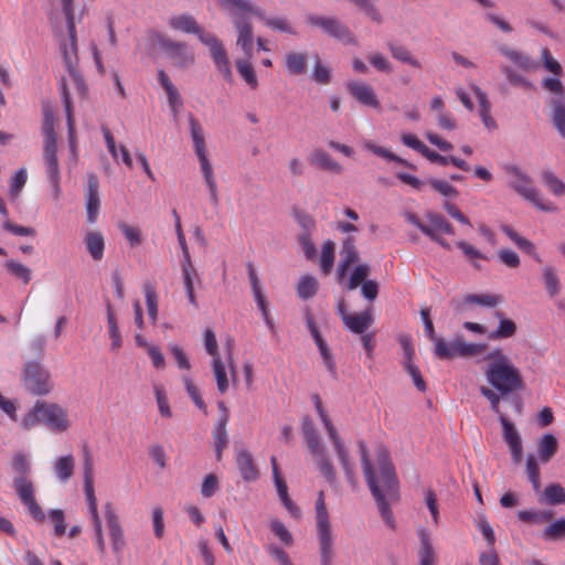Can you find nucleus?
<instances>
[{
    "label": "nucleus",
    "mask_w": 565,
    "mask_h": 565,
    "mask_svg": "<svg viewBox=\"0 0 565 565\" xmlns=\"http://www.w3.org/2000/svg\"><path fill=\"white\" fill-rule=\"evenodd\" d=\"M220 7L230 14L252 13L259 18L266 26L289 34H295V30L286 18H267L265 12L255 7L249 0H218Z\"/></svg>",
    "instance_id": "nucleus-9"
},
{
    "label": "nucleus",
    "mask_w": 565,
    "mask_h": 565,
    "mask_svg": "<svg viewBox=\"0 0 565 565\" xmlns=\"http://www.w3.org/2000/svg\"><path fill=\"white\" fill-rule=\"evenodd\" d=\"M49 518L54 524V533L62 537L66 532L65 515L61 509H54L49 512Z\"/></svg>",
    "instance_id": "nucleus-61"
},
{
    "label": "nucleus",
    "mask_w": 565,
    "mask_h": 565,
    "mask_svg": "<svg viewBox=\"0 0 565 565\" xmlns=\"http://www.w3.org/2000/svg\"><path fill=\"white\" fill-rule=\"evenodd\" d=\"M543 183L555 195H565V183L558 179L553 172L546 171L542 177Z\"/></svg>",
    "instance_id": "nucleus-54"
},
{
    "label": "nucleus",
    "mask_w": 565,
    "mask_h": 565,
    "mask_svg": "<svg viewBox=\"0 0 565 565\" xmlns=\"http://www.w3.org/2000/svg\"><path fill=\"white\" fill-rule=\"evenodd\" d=\"M550 106L552 108V121L559 135L565 138V102L552 99Z\"/></svg>",
    "instance_id": "nucleus-40"
},
{
    "label": "nucleus",
    "mask_w": 565,
    "mask_h": 565,
    "mask_svg": "<svg viewBox=\"0 0 565 565\" xmlns=\"http://www.w3.org/2000/svg\"><path fill=\"white\" fill-rule=\"evenodd\" d=\"M190 131L193 140L194 151L199 159L204 181L209 188L211 201L214 204L218 202L217 184L214 178L212 164L209 161L204 131L199 120L193 116H189Z\"/></svg>",
    "instance_id": "nucleus-8"
},
{
    "label": "nucleus",
    "mask_w": 565,
    "mask_h": 565,
    "mask_svg": "<svg viewBox=\"0 0 565 565\" xmlns=\"http://www.w3.org/2000/svg\"><path fill=\"white\" fill-rule=\"evenodd\" d=\"M427 218L429 224L427 228L430 231V234H426L428 237H433L440 234L454 235L455 230L454 226L440 214L428 213Z\"/></svg>",
    "instance_id": "nucleus-29"
},
{
    "label": "nucleus",
    "mask_w": 565,
    "mask_h": 565,
    "mask_svg": "<svg viewBox=\"0 0 565 565\" xmlns=\"http://www.w3.org/2000/svg\"><path fill=\"white\" fill-rule=\"evenodd\" d=\"M23 385L33 395H47L53 388L51 373L40 362H28L23 372Z\"/></svg>",
    "instance_id": "nucleus-13"
},
{
    "label": "nucleus",
    "mask_w": 565,
    "mask_h": 565,
    "mask_svg": "<svg viewBox=\"0 0 565 565\" xmlns=\"http://www.w3.org/2000/svg\"><path fill=\"white\" fill-rule=\"evenodd\" d=\"M327 33L345 44L354 43V36L351 31L333 18L331 19V23L329 24Z\"/></svg>",
    "instance_id": "nucleus-46"
},
{
    "label": "nucleus",
    "mask_w": 565,
    "mask_h": 565,
    "mask_svg": "<svg viewBox=\"0 0 565 565\" xmlns=\"http://www.w3.org/2000/svg\"><path fill=\"white\" fill-rule=\"evenodd\" d=\"M212 370L216 381L217 391L220 394H224L228 390V379L226 374L225 363L222 359L212 360Z\"/></svg>",
    "instance_id": "nucleus-44"
},
{
    "label": "nucleus",
    "mask_w": 565,
    "mask_h": 565,
    "mask_svg": "<svg viewBox=\"0 0 565 565\" xmlns=\"http://www.w3.org/2000/svg\"><path fill=\"white\" fill-rule=\"evenodd\" d=\"M359 447L362 457V468L367 486L377 503L384 522L394 529L395 520L387 499H392L396 495L397 479L388 451L386 449H379L377 451L376 460L381 473L380 478H377L369 459L364 441H360Z\"/></svg>",
    "instance_id": "nucleus-1"
},
{
    "label": "nucleus",
    "mask_w": 565,
    "mask_h": 565,
    "mask_svg": "<svg viewBox=\"0 0 565 565\" xmlns=\"http://www.w3.org/2000/svg\"><path fill=\"white\" fill-rule=\"evenodd\" d=\"M12 469L17 473L13 487L19 499L36 522H43L45 513L36 502L33 482L28 478L31 467L26 456L20 452L15 454L12 459Z\"/></svg>",
    "instance_id": "nucleus-5"
},
{
    "label": "nucleus",
    "mask_w": 565,
    "mask_h": 565,
    "mask_svg": "<svg viewBox=\"0 0 565 565\" xmlns=\"http://www.w3.org/2000/svg\"><path fill=\"white\" fill-rule=\"evenodd\" d=\"M340 263L338 265V276L341 280L348 273L349 268L358 263L360 254L353 236H348L342 241L340 249Z\"/></svg>",
    "instance_id": "nucleus-19"
},
{
    "label": "nucleus",
    "mask_w": 565,
    "mask_h": 565,
    "mask_svg": "<svg viewBox=\"0 0 565 565\" xmlns=\"http://www.w3.org/2000/svg\"><path fill=\"white\" fill-rule=\"evenodd\" d=\"M419 547V565H435L436 554L430 541V534L427 529L422 527L417 531Z\"/></svg>",
    "instance_id": "nucleus-26"
},
{
    "label": "nucleus",
    "mask_w": 565,
    "mask_h": 565,
    "mask_svg": "<svg viewBox=\"0 0 565 565\" xmlns=\"http://www.w3.org/2000/svg\"><path fill=\"white\" fill-rule=\"evenodd\" d=\"M227 424L216 423L212 431L214 440L215 457L217 461L222 460L223 450L228 446Z\"/></svg>",
    "instance_id": "nucleus-37"
},
{
    "label": "nucleus",
    "mask_w": 565,
    "mask_h": 565,
    "mask_svg": "<svg viewBox=\"0 0 565 565\" xmlns=\"http://www.w3.org/2000/svg\"><path fill=\"white\" fill-rule=\"evenodd\" d=\"M75 458L73 455L61 456L53 463V471L60 482L66 483L74 475Z\"/></svg>",
    "instance_id": "nucleus-27"
},
{
    "label": "nucleus",
    "mask_w": 565,
    "mask_h": 565,
    "mask_svg": "<svg viewBox=\"0 0 565 565\" xmlns=\"http://www.w3.org/2000/svg\"><path fill=\"white\" fill-rule=\"evenodd\" d=\"M435 343V354L441 359H452L454 358V351H455V341L452 342H446L443 338L435 337V339L431 340Z\"/></svg>",
    "instance_id": "nucleus-56"
},
{
    "label": "nucleus",
    "mask_w": 565,
    "mask_h": 565,
    "mask_svg": "<svg viewBox=\"0 0 565 565\" xmlns=\"http://www.w3.org/2000/svg\"><path fill=\"white\" fill-rule=\"evenodd\" d=\"M335 244L331 239H327L322 245L320 255V269L323 275H329L334 264Z\"/></svg>",
    "instance_id": "nucleus-39"
},
{
    "label": "nucleus",
    "mask_w": 565,
    "mask_h": 565,
    "mask_svg": "<svg viewBox=\"0 0 565 565\" xmlns=\"http://www.w3.org/2000/svg\"><path fill=\"white\" fill-rule=\"evenodd\" d=\"M160 45L177 66L184 68L194 63V54L189 50L186 43L163 39Z\"/></svg>",
    "instance_id": "nucleus-16"
},
{
    "label": "nucleus",
    "mask_w": 565,
    "mask_h": 565,
    "mask_svg": "<svg viewBox=\"0 0 565 565\" xmlns=\"http://www.w3.org/2000/svg\"><path fill=\"white\" fill-rule=\"evenodd\" d=\"M502 231L519 248H521L531 256L535 255L536 248L531 241L522 237L508 225L502 226Z\"/></svg>",
    "instance_id": "nucleus-47"
},
{
    "label": "nucleus",
    "mask_w": 565,
    "mask_h": 565,
    "mask_svg": "<svg viewBox=\"0 0 565 565\" xmlns=\"http://www.w3.org/2000/svg\"><path fill=\"white\" fill-rule=\"evenodd\" d=\"M154 394L160 415L166 418L172 416L166 391L162 385H154Z\"/></svg>",
    "instance_id": "nucleus-59"
},
{
    "label": "nucleus",
    "mask_w": 565,
    "mask_h": 565,
    "mask_svg": "<svg viewBox=\"0 0 565 565\" xmlns=\"http://www.w3.org/2000/svg\"><path fill=\"white\" fill-rule=\"evenodd\" d=\"M94 463L90 451L87 447L84 448V462H83V475H84V491L88 504V512L93 522L95 532V545L100 555L106 552V544L103 533L102 519L97 509V500L94 490L93 479Z\"/></svg>",
    "instance_id": "nucleus-7"
},
{
    "label": "nucleus",
    "mask_w": 565,
    "mask_h": 565,
    "mask_svg": "<svg viewBox=\"0 0 565 565\" xmlns=\"http://www.w3.org/2000/svg\"><path fill=\"white\" fill-rule=\"evenodd\" d=\"M313 399H315V406L318 412V415H319L324 428L327 429L328 435L334 446V450L340 459V462L345 472L347 479L350 483L353 484L354 483V475H353L352 465L349 460V454H348L335 427L333 426L331 419L329 418L327 412L324 411L319 395H315Z\"/></svg>",
    "instance_id": "nucleus-12"
},
{
    "label": "nucleus",
    "mask_w": 565,
    "mask_h": 565,
    "mask_svg": "<svg viewBox=\"0 0 565 565\" xmlns=\"http://www.w3.org/2000/svg\"><path fill=\"white\" fill-rule=\"evenodd\" d=\"M541 57L543 61V66L546 71L553 73L556 76L562 75L563 70L561 64L553 57L551 51L547 47L542 49Z\"/></svg>",
    "instance_id": "nucleus-62"
},
{
    "label": "nucleus",
    "mask_w": 565,
    "mask_h": 565,
    "mask_svg": "<svg viewBox=\"0 0 565 565\" xmlns=\"http://www.w3.org/2000/svg\"><path fill=\"white\" fill-rule=\"evenodd\" d=\"M63 12L66 18L67 29H68V43L63 44L62 53L64 57L65 65L73 77L74 82L78 87L83 86V78L77 72V41H76V32H75V14L73 8V0H62Z\"/></svg>",
    "instance_id": "nucleus-10"
},
{
    "label": "nucleus",
    "mask_w": 565,
    "mask_h": 565,
    "mask_svg": "<svg viewBox=\"0 0 565 565\" xmlns=\"http://www.w3.org/2000/svg\"><path fill=\"white\" fill-rule=\"evenodd\" d=\"M542 87L545 90L556 95L555 99L564 100L565 90H564V86H563L562 82L558 78H556V77L544 78L542 81Z\"/></svg>",
    "instance_id": "nucleus-64"
},
{
    "label": "nucleus",
    "mask_w": 565,
    "mask_h": 565,
    "mask_svg": "<svg viewBox=\"0 0 565 565\" xmlns=\"http://www.w3.org/2000/svg\"><path fill=\"white\" fill-rule=\"evenodd\" d=\"M543 537L548 541H561L565 539V518L556 520L545 527Z\"/></svg>",
    "instance_id": "nucleus-50"
},
{
    "label": "nucleus",
    "mask_w": 565,
    "mask_h": 565,
    "mask_svg": "<svg viewBox=\"0 0 565 565\" xmlns=\"http://www.w3.org/2000/svg\"><path fill=\"white\" fill-rule=\"evenodd\" d=\"M508 173L512 177L510 186L522 195L525 200L533 203L536 207L542 211H553L554 207L550 203H545L540 193L534 188L532 180L525 175L519 168L509 167Z\"/></svg>",
    "instance_id": "nucleus-14"
},
{
    "label": "nucleus",
    "mask_w": 565,
    "mask_h": 565,
    "mask_svg": "<svg viewBox=\"0 0 565 565\" xmlns=\"http://www.w3.org/2000/svg\"><path fill=\"white\" fill-rule=\"evenodd\" d=\"M236 68L241 77L249 86L250 89H256L258 86V79L255 73L253 64L248 60H237Z\"/></svg>",
    "instance_id": "nucleus-43"
},
{
    "label": "nucleus",
    "mask_w": 565,
    "mask_h": 565,
    "mask_svg": "<svg viewBox=\"0 0 565 565\" xmlns=\"http://www.w3.org/2000/svg\"><path fill=\"white\" fill-rule=\"evenodd\" d=\"M169 26L174 31L195 34L199 40L210 49L212 60L217 71L227 82H232L233 73L222 42L213 33L205 32L198 24L193 15L186 13L173 15L169 19Z\"/></svg>",
    "instance_id": "nucleus-3"
},
{
    "label": "nucleus",
    "mask_w": 565,
    "mask_h": 565,
    "mask_svg": "<svg viewBox=\"0 0 565 565\" xmlns=\"http://www.w3.org/2000/svg\"><path fill=\"white\" fill-rule=\"evenodd\" d=\"M500 423L503 429V438L508 444L512 458L519 462L522 458V441L514 425L503 415L500 416Z\"/></svg>",
    "instance_id": "nucleus-22"
},
{
    "label": "nucleus",
    "mask_w": 565,
    "mask_h": 565,
    "mask_svg": "<svg viewBox=\"0 0 565 565\" xmlns=\"http://www.w3.org/2000/svg\"><path fill=\"white\" fill-rule=\"evenodd\" d=\"M318 290V280L311 275H305L300 278L297 292L301 299L312 298Z\"/></svg>",
    "instance_id": "nucleus-45"
},
{
    "label": "nucleus",
    "mask_w": 565,
    "mask_h": 565,
    "mask_svg": "<svg viewBox=\"0 0 565 565\" xmlns=\"http://www.w3.org/2000/svg\"><path fill=\"white\" fill-rule=\"evenodd\" d=\"M60 93L62 96V100L65 108L66 121H67V135H68V143L73 158H77V140L75 134V119L73 113V104L71 100V95L65 84V81H62L60 84Z\"/></svg>",
    "instance_id": "nucleus-18"
},
{
    "label": "nucleus",
    "mask_w": 565,
    "mask_h": 565,
    "mask_svg": "<svg viewBox=\"0 0 565 565\" xmlns=\"http://www.w3.org/2000/svg\"><path fill=\"white\" fill-rule=\"evenodd\" d=\"M499 52L524 71L529 72L536 68L535 62L521 51L513 50L503 45L499 47Z\"/></svg>",
    "instance_id": "nucleus-31"
},
{
    "label": "nucleus",
    "mask_w": 565,
    "mask_h": 565,
    "mask_svg": "<svg viewBox=\"0 0 565 565\" xmlns=\"http://www.w3.org/2000/svg\"><path fill=\"white\" fill-rule=\"evenodd\" d=\"M541 501L551 504H564L565 503V490L559 483L548 484L541 498Z\"/></svg>",
    "instance_id": "nucleus-41"
},
{
    "label": "nucleus",
    "mask_w": 565,
    "mask_h": 565,
    "mask_svg": "<svg viewBox=\"0 0 565 565\" xmlns=\"http://www.w3.org/2000/svg\"><path fill=\"white\" fill-rule=\"evenodd\" d=\"M371 268L367 264H359L352 271L347 287L349 290L356 289L362 282L367 280V276L370 275Z\"/></svg>",
    "instance_id": "nucleus-49"
},
{
    "label": "nucleus",
    "mask_w": 565,
    "mask_h": 565,
    "mask_svg": "<svg viewBox=\"0 0 565 565\" xmlns=\"http://www.w3.org/2000/svg\"><path fill=\"white\" fill-rule=\"evenodd\" d=\"M309 161L312 166L322 170L331 171L334 173H340L342 171V166L322 149H316L312 151L309 157Z\"/></svg>",
    "instance_id": "nucleus-28"
},
{
    "label": "nucleus",
    "mask_w": 565,
    "mask_h": 565,
    "mask_svg": "<svg viewBox=\"0 0 565 565\" xmlns=\"http://www.w3.org/2000/svg\"><path fill=\"white\" fill-rule=\"evenodd\" d=\"M143 292L146 297V305L148 309V316L152 323L157 322L158 319V297L152 285L146 284L143 286Z\"/></svg>",
    "instance_id": "nucleus-48"
},
{
    "label": "nucleus",
    "mask_w": 565,
    "mask_h": 565,
    "mask_svg": "<svg viewBox=\"0 0 565 565\" xmlns=\"http://www.w3.org/2000/svg\"><path fill=\"white\" fill-rule=\"evenodd\" d=\"M286 67L290 74L300 75L307 68V55L305 53L290 52L286 55Z\"/></svg>",
    "instance_id": "nucleus-42"
},
{
    "label": "nucleus",
    "mask_w": 565,
    "mask_h": 565,
    "mask_svg": "<svg viewBox=\"0 0 565 565\" xmlns=\"http://www.w3.org/2000/svg\"><path fill=\"white\" fill-rule=\"evenodd\" d=\"M302 434L311 455H319L324 447L320 443V438L310 419L306 418L302 423Z\"/></svg>",
    "instance_id": "nucleus-32"
},
{
    "label": "nucleus",
    "mask_w": 565,
    "mask_h": 565,
    "mask_svg": "<svg viewBox=\"0 0 565 565\" xmlns=\"http://www.w3.org/2000/svg\"><path fill=\"white\" fill-rule=\"evenodd\" d=\"M99 182L96 175L88 177L87 194H86V212L88 223H95L99 213Z\"/></svg>",
    "instance_id": "nucleus-23"
},
{
    "label": "nucleus",
    "mask_w": 565,
    "mask_h": 565,
    "mask_svg": "<svg viewBox=\"0 0 565 565\" xmlns=\"http://www.w3.org/2000/svg\"><path fill=\"white\" fill-rule=\"evenodd\" d=\"M388 49L394 58L407 63L414 67H420V63L418 62V60L414 58L406 47L402 45L390 44Z\"/></svg>",
    "instance_id": "nucleus-55"
},
{
    "label": "nucleus",
    "mask_w": 565,
    "mask_h": 565,
    "mask_svg": "<svg viewBox=\"0 0 565 565\" xmlns=\"http://www.w3.org/2000/svg\"><path fill=\"white\" fill-rule=\"evenodd\" d=\"M316 521L321 564L330 565L333 556V539L323 491L319 492L316 501Z\"/></svg>",
    "instance_id": "nucleus-11"
},
{
    "label": "nucleus",
    "mask_w": 565,
    "mask_h": 565,
    "mask_svg": "<svg viewBox=\"0 0 565 565\" xmlns=\"http://www.w3.org/2000/svg\"><path fill=\"white\" fill-rule=\"evenodd\" d=\"M85 244L88 253L95 260H100L104 256V237L99 232H88L85 236Z\"/></svg>",
    "instance_id": "nucleus-36"
},
{
    "label": "nucleus",
    "mask_w": 565,
    "mask_h": 565,
    "mask_svg": "<svg viewBox=\"0 0 565 565\" xmlns=\"http://www.w3.org/2000/svg\"><path fill=\"white\" fill-rule=\"evenodd\" d=\"M298 243L308 260H315L317 257V249L309 233H300L298 235Z\"/></svg>",
    "instance_id": "nucleus-63"
},
{
    "label": "nucleus",
    "mask_w": 565,
    "mask_h": 565,
    "mask_svg": "<svg viewBox=\"0 0 565 565\" xmlns=\"http://www.w3.org/2000/svg\"><path fill=\"white\" fill-rule=\"evenodd\" d=\"M518 516L523 522L541 523L551 520L553 514L545 511L521 510L518 512Z\"/></svg>",
    "instance_id": "nucleus-57"
},
{
    "label": "nucleus",
    "mask_w": 565,
    "mask_h": 565,
    "mask_svg": "<svg viewBox=\"0 0 565 565\" xmlns=\"http://www.w3.org/2000/svg\"><path fill=\"white\" fill-rule=\"evenodd\" d=\"M487 349V344L467 342L463 339L457 338L455 340V356L472 358L481 354Z\"/></svg>",
    "instance_id": "nucleus-33"
},
{
    "label": "nucleus",
    "mask_w": 565,
    "mask_h": 565,
    "mask_svg": "<svg viewBox=\"0 0 565 565\" xmlns=\"http://www.w3.org/2000/svg\"><path fill=\"white\" fill-rule=\"evenodd\" d=\"M235 28L238 31L237 45H239L246 55L250 56L253 50V29L249 21L252 13L232 14Z\"/></svg>",
    "instance_id": "nucleus-17"
},
{
    "label": "nucleus",
    "mask_w": 565,
    "mask_h": 565,
    "mask_svg": "<svg viewBox=\"0 0 565 565\" xmlns=\"http://www.w3.org/2000/svg\"><path fill=\"white\" fill-rule=\"evenodd\" d=\"M43 160L47 178L55 195L61 192V171L57 160V138L55 132L54 111L50 103L42 104Z\"/></svg>",
    "instance_id": "nucleus-4"
},
{
    "label": "nucleus",
    "mask_w": 565,
    "mask_h": 565,
    "mask_svg": "<svg viewBox=\"0 0 565 565\" xmlns=\"http://www.w3.org/2000/svg\"><path fill=\"white\" fill-rule=\"evenodd\" d=\"M351 96L364 106L380 108V102L373 87L364 82H350L347 85Z\"/></svg>",
    "instance_id": "nucleus-20"
},
{
    "label": "nucleus",
    "mask_w": 565,
    "mask_h": 565,
    "mask_svg": "<svg viewBox=\"0 0 565 565\" xmlns=\"http://www.w3.org/2000/svg\"><path fill=\"white\" fill-rule=\"evenodd\" d=\"M45 424L56 433L66 431L70 426L68 415L65 408L55 403L38 401L33 408L23 417L22 426L31 429L38 424Z\"/></svg>",
    "instance_id": "nucleus-6"
},
{
    "label": "nucleus",
    "mask_w": 565,
    "mask_h": 565,
    "mask_svg": "<svg viewBox=\"0 0 565 565\" xmlns=\"http://www.w3.org/2000/svg\"><path fill=\"white\" fill-rule=\"evenodd\" d=\"M183 382L185 385L186 393L192 398L193 403L203 411L204 414H207L206 405L198 390V387L194 385L192 380L190 377H183Z\"/></svg>",
    "instance_id": "nucleus-60"
},
{
    "label": "nucleus",
    "mask_w": 565,
    "mask_h": 565,
    "mask_svg": "<svg viewBox=\"0 0 565 565\" xmlns=\"http://www.w3.org/2000/svg\"><path fill=\"white\" fill-rule=\"evenodd\" d=\"M558 443L554 435L545 434L537 444L539 458L543 463H547L557 452Z\"/></svg>",
    "instance_id": "nucleus-30"
},
{
    "label": "nucleus",
    "mask_w": 565,
    "mask_h": 565,
    "mask_svg": "<svg viewBox=\"0 0 565 565\" xmlns=\"http://www.w3.org/2000/svg\"><path fill=\"white\" fill-rule=\"evenodd\" d=\"M305 319H306L307 328H308L311 337L313 338V340L319 349V352L326 351V349H328L329 347H328L327 342L324 341V339L322 338V335L320 334V331L315 322L313 316L309 310L306 311Z\"/></svg>",
    "instance_id": "nucleus-53"
},
{
    "label": "nucleus",
    "mask_w": 565,
    "mask_h": 565,
    "mask_svg": "<svg viewBox=\"0 0 565 565\" xmlns=\"http://www.w3.org/2000/svg\"><path fill=\"white\" fill-rule=\"evenodd\" d=\"M321 473L326 477L329 482L334 480V469L331 461L326 456V451L322 450L319 455H312Z\"/></svg>",
    "instance_id": "nucleus-58"
},
{
    "label": "nucleus",
    "mask_w": 565,
    "mask_h": 565,
    "mask_svg": "<svg viewBox=\"0 0 565 565\" xmlns=\"http://www.w3.org/2000/svg\"><path fill=\"white\" fill-rule=\"evenodd\" d=\"M305 319H306L307 328H308L311 337L313 338V340L319 349V352L326 351V349H328L329 347H328L327 342L324 341V339L322 338V335L320 334V331L315 322L313 316L309 310L306 311Z\"/></svg>",
    "instance_id": "nucleus-52"
},
{
    "label": "nucleus",
    "mask_w": 565,
    "mask_h": 565,
    "mask_svg": "<svg viewBox=\"0 0 565 565\" xmlns=\"http://www.w3.org/2000/svg\"><path fill=\"white\" fill-rule=\"evenodd\" d=\"M484 370L489 384L502 395L522 390L524 386L522 374L503 349L494 348L484 356Z\"/></svg>",
    "instance_id": "nucleus-2"
},
{
    "label": "nucleus",
    "mask_w": 565,
    "mask_h": 565,
    "mask_svg": "<svg viewBox=\"0 0 565 565\" xmlns=\"http://www.w3.org/2000/svg\"><path fill=\"white\" fill-rule=\"evenodd\" d=\"M6 270L14 278L28 285L32 279V270L21 262L10 258L4 263Z\"/></svg>",
    "instance_id": "nucleus-35"
},
{
    "label": "nucleus",
    "mask_w": 565,
    "mask_h": 565,
    "mask_svg": "<svg viewBox=\"0 0 565 565\" xmlns=\"http://www.w3.org/2000/svg\"><path fill=\"white\" fill-rule=\"evenodd\" d=\"M339 312L341 313L345 327L353 333L362 334L373 323V317L370 310L349 315L344 311L343 305H340Z\"/></svg>",
    "instance_id": "nucleus-21"
},
{
    "label": "nucleus",
    "mask_w": 565,
    "mask_h": 565,
    "mask_svg": "<svg viewBox=\"0 0 565 565\" xmlns=\"http://www.w3.org/2000/svg\"><path fill=\"white\" fill-rule=\"evenodd\" d=\"M542 277L547 295L551 298L556 297L561 292V280L556 269L552 266H544Z\"/></svg>",
    "instance_id": "nucleus-34"
},
{
    "label": "nucleus",
    "mask_w": 565,
    "mask_h": 565,
    "mask_svg": "<svg viewBox=\"0 0 565 565\" xmlns=\"http://www.w3.org/2000/svg\"><path fill=\"white\" fill-rule=\"evenodd\" d=\"M270 463H271L274 481H275V486H276L279 499L281 500V502L286 507V509L294 516H298L300 513L299 509L297 508V505L291 501V499L288 495L287 483L280 476L278 461H277L276 457H271Z\"/></svg>",
    "instance_id": "nucleus-24"
},
{
    "label": "nucleus",
    "mask_w": 565,
    "mask_h": 565,
    "mask_svg": "<svg viewBox=\"0 0 565 565\" xmlns=\"http://www.w3.org/2000/svg\"><path fill=\"white\" fill-rule=\"evenodd\" d=\"M495 315L500 319V322L498 328L490 333L489 338L492 340H501L513 337L516 332L515 322L511 319L503 318V315L499 311Z\"/></svg>",
    "instance_id": "nucleus-38"
},
{
    "label": "nucleus",
    "mask_w": 565,
    "mask_h": 565,
    "mask_svg": "<svg viewBox=\"0 0 565 565\" xmlns=\"http://www.w3.org/2000/svg\"><path fill=\"white\" fill-rule=\"evenodd\" d=\"M103 509L109 532L111 548L115 554H121L126 545V541L119 516L117 515L111 502H106Z\"/></svg>",
    "instance_id": "nucleus-15"
},
{
    "label": "nucleus",
    "mask_w": 565,
    "mask_h": 565,
    "mask_svg": "<svg viewBox=\"0 0 565 565\" xmlns=\"http://www.w3.org/2000/svg\"><path fill=\"white\" fill-rule=\"evenodd\" d=\"M500 301V297L493 294L468 295L465 298L466 303H473L489 308L498 306Z\"/></svg>",
    "instance_id": "nucleus-51"
},
{
    "label": "nucleus",
    "mask_w": 565,
    "mask_h": 565,
    "mask_svg": "<svg viewBox=\"0 0 565 565\" xmlns=\"http://www.w3.org/2000/svg\"><path fill=\"white\" fill-rule=\"evenodd\" d=\"M236 465L242 478L249 482L258 478V469L249 451L241 449L236 452Z\"/></svg>",
    "instance_id": "nucleus-25"
}]
</instances>
